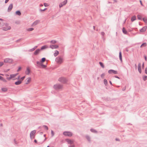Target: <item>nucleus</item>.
Listing matches in <instances>:
<instances>
[{
    "label": "nucleus",
    "instance_id": "1",
    "mask_svg": "<svg viewBox=\"0 0 147 147\" xmlns=\"http://www.w3.org/2000/svg\"><path fill=\"white\" fill-rule=\"evenodd\" d=\"M58 81L63 84H65L67 82V80L64 77H61L59 78Z\"/></svg>",
    "mask_w": 147,
    "mask_h": 147
},
{
    "label": "nucleus",
    "instance_id": "2",
    "mask_svg": "<svg viewBox=\"0 0 147 147\" xmlns=\"http://www.w3.org/2000/svg\"><path fill=\"white\" fill-rule=\"evenodd\" d=\"M63 86L60 84H56L54 85L53 88L56 90H59L62 88Z\"/></svg>",
    "mask_w": 147,
    "mask_h": 147
},
{
    "label": "nucleus",
    "instance_id": "3",
    "mask_svg": "<svg viewBox=\"0 0 147 147\" xmlns=\"http://www.w3.org/2000/svg\"><path fill=\"white\" fill-rule=\"evenodd\" d=\"M63 134L66 136L71 137L72 135V133L70 131H65L63 132Z\"/></svg>",
    "mask_w": 147,
    "mask_h": 147
},
{
    "label": "nucleus",
    "instance_id": "4",
    "mask_svg": "<svg viewBox=\"0 0 147 147\" xmlns=\"http://www.w3.org/2000/svg\"><path fill=\"white\" fill-rule=\"evenodd\" d=\"M55 61L58 63L61 64L63 62V59L61 57L56 58Z\"/></svg>",
    "mask_w": 147,
    "mask_h": 147
},
{
    "label": "nucleus",
    "instance_id": "5",
    "mask_svg": "<svg viewBox=\"0 0 147 147\" xmlns=\"http://www.w3.org/2000/svg\"><path fill=\"white\" fill-rule=\"evenodd\" d=\"M18 74H11L10 75L9 77H7L6 79L8 80H9L13 78H14Z\"/></svg>",
    "mask_w": 147,
    "mask_h": 147
},
{
    "label": "nucleus",
    "instance_id": "6",
    "mask_svg": "<svg viewBox=\"0 0 147 147\" xmlns=\"http://www.w3.org/2000/svg\"><path fill=\"white\" fill-rule=\"evenodd\" d=\"M13 60L12 59L9 58H7L4 59V62L5 63H11L12 62Z\"/></svg>",
    "mask_w": 147,
    "mask_h": 147
},
{
    "label": "nucleus",
    "instance_id": "7",
    "mask_svg": "<svg viewBox=\"0 0 147 147\" xmlns=\"http://www.w3.org/2000/svg\"><path fill=\"white\" fill-rule=\"evenodd\" d=\"M36 132V130H34L31 131L30 134V138L31 139L34 138V136L32 137V136H34Z\"/></svg>",
    "mask_w": 147,
    "mask_h": 147
},
{
    "label": "nucleus",
    "instance_id": "8",
    "mask_svg": "<svg viewBox=\"0 0 147 147\" xmlns=\"http://www.w3.org/2000/svg\"><path fill=\"white\" fill-rule=\"evenodd\" d=\"M108 73L109 74H111L113 73L115 74H118V72L117 71L113 69H110L108 71Z\"/></svg>",
    "mask_w": 147,
    "mask_h": 147
},
{
    "label": "nucleus",
    "instance_id": "9",
    "mask_svg": "<svg viewBox=\"0 0 147 147\" xmlns=\"http://www.w3.org/2000/svg\"><path fill=\"white\" fill-rule=\"evenodd\" d=\"M67 2V0H65L63 2L59 4V7L60 8L62 7L63 5H65Z\"/></svg>",
    "mask_w": 147,
    "mask_h": 147
},
{
    "label": "nucleus",
    "instance_id": "10",
    "mask_svg": "<svg viewBox=\"0 0 147 147\" xmlns=\"http://www.w3.org/2000/svg\"><path fill=\"white\" fill-rule=\"evenodd\" d=\"M138 70L140 74L142 73V69L141 68V64L140 63H139L138 65Z\"/></svg>",
    "mask_w": 147,
    "mask_h": 147
},
{
    "label": "nucleus",
    "instance_id": "11",
    "mask_svg": "<svg viewBox=\"0 0 147 147\" xmlns=\"http://www.w3.org/2000/svg\"><path fill=\"white\" fill-rule=\"evenodd\" d=\"M65 140L68 144H72L74 143V142L72 140L69 139H66Z\"/></svg>",
    "mask_w": 147,
    "mask_h": 147
},
{
    "label": "nucleus",
    "instance_id": "12",
    "mask_svg": "<svg viewBox=\"0 0 147 147\" xmlns=\"http://www.w3.org/2000/svg\"><path fill=\"white\" fill-rule=\"evenodd\" d=\"M40 51V49H37L34 53V55H37L38 54Z\"/></svg>",
    "mask_w": 147,
    "mask_h": 147
},
{
    "label": "nucleus",
    "instance_id": "13",
    "mask_svg": "<svg viewBox=\"0 0 147 147\" xmlns=\"http://www.w3.org/2000/svg\"><path fill=\"white\" fill-rule=\"evenodd\" d=\"M58 47V46L57 45H51L50 46V48H51L52 49H56Z\"/></svg>",
    "mask_w": 147,
    "mask_h": 147
},
{
    "label": "nucleus",
    "instance_id": "14",
    "mask_svg": "<svg viewBox=\"0 0 147 147\" xmlns=\"http://www.w3.org/2000/svg\"><path fill=\"white\" fill-rule=\"evenodd\" d=\"M13 6L12 4H11L9 5L7 9V11L8 12H10L11 11L13 8Z\"/></svg>",
    "mask_w": 147,
    "mask_h": 147
},
{
    "label": "nucleus",
    "instance_id": "15",
    "mask_svg": "<svg viewBox=\"0 0 147 147\" xmlns=\"http://www.w3.org/2000/svg\"><path fill=\"white\" fill-rule=\"evenodd\" d=\"M146 26H144L140 30V31L141 32H144L146 30Z\"/></svg>",
    "mask_w": 147,
    "mask_h": 147
},
{
    "label": "nucleus",
    "instance_id": "16",
    "mask_svg": "<svg viewBox=\"0 0 147 147\" xmlns=\"http://www.w3.org/2000/svg\"><path fill=\"white\" fill-rule=\"evenodd\" d=\"M22 83V81L18 80L15 82V84L16 85H18L21 84Z\"/></svg>",
    "mask_w": 147,
    "mask_h": 147
},
{
    "label": "nucleus",
    "instance_id": "17",
    "mask_svg": "<svg viewBox=\"0 0 147 147\" xmlns=\"http://www.w3.org/2000/svg\"><path fill=\"white\" fill-rule=\"evenodd\" d=\"M27 80V82H26L25 84H28L29 83V82H30L31 80V78L30 77H29L27 78V79H26L25 81Z\"/></svg>",
    "mask_w": 147,
    "mask_h": 147
},
{
    "label": "nucleus",
    "instance_id": "18",
    "mask_svg": "<svg viewBox=\"0 0 147 147\" xmlns=\"http://www.w3.org/2000/svg\"><path fill=\"white\" fill-rule=\"evenodd\" d=\"M30 72V70L29 68H27L26 71L25 72V73L26 75H29Z\"/></svg>",
    "mask_w": 147,
    "mask_h": 147
},
{
    "label": "nucleus",
    "instance_id": "19",
    "mask_svg": "<svg viewBox=\"0 0 147 147\" xmlns=\"http://www.w3.org/2000/svg\"><path fill=\"white\" fill-rule=\"evenodd\" d=\"M119 58L120 59V60L121 61V62H122V54L121 52L120 51L119 53Z\"/></svg>",
    "mask_w": 147,
    "mask_h": 147
},
{
    "label": "nucleus",
    "instance_id": "20",
    "mask_svg": "<svg viewBox=\"0 0 147 147\" xmlns=\"http://www.w3.org/2000/svg\"><path fill=\"white\" fill-rule=\"evenodd\" d=\"M122 32H123L125 34H127V31L125 30V28L124 27H123L122 28Z\"/></svg>",
    "mask_w": 147,
    "mask_h": 147
},
{
    "label": "nucleus",
    "instance_id": "21",
    "mask_svg": "<svg viewBox=\"0 0 147 147\" xmlns=\"http://www.w3.org/2000/svg\"><path fill=\"white\" fill-rule=\"evenodd\" d=\"M47 48H48V47H47V46L46 45H44V46H42L41 47V49H40V51L44 49H45Z\"/></svg>",
    "mask_w": 147,
    "mask_h": 147
},
{
    "label": "nucleus",
    "instance_id": "22",
    "mask_svg": "<svg viewBox=\"0 0 147 147\" xmlns=\"http://www.w3.org/2000/svg\"><path fill=\"white\" fill-rule=\"evenodd\" d=\"M39 21L38 20H36L33 23V26H35L38 24L39 22Z\"/></svg>",
    "mask_w": 147,
    "mask_h": 147
},
{
    "label": "nucleus",
    "instance_id": "23",
    "mask_svg": "<svg viewBox=\"0 0 147 147\" xmlns=\"http://www.w3.org/2000/svg\"><path fill=\"white\" fill-rule=\"evenodd\" d=\"M90 131L91 132L93 133H98L97 131L94 129L92 128L90 129Z\"/></svg>",
    "mask_w": 147,
    "mask_h": 147
},
{
    "label": "nucleus",
    "instance_id": "24",
    "mask_svg": "<svg viewBox=\"0 0 147 147\" xmlns=\"http://www.w3.org/2000/svg\"><path fill=\"white\" fill-rule=\"evenodd\" d=\"M15 13L16 15L18 16H20L21 15V12L19 10L15 12Z\"/></svg>",
    "mask_w": 147,
    "mask_h": 147
},
{
    "label": "nucleus",
    "instance_id": "25",
    "mask_svg": "<svg viewBox=\"0 0 147 147\" xmlns=\"http://www.w3.org/2000/svg\"><path fill=\"white\" fill-rule=\"evenodd\" d=\"M136 19V16H133L131 19V21L132 22H133Z\"/></svg>",
    "mask_w": 147,
    "mask_h": 147
},
{
    "label": "nucleus",
    "instance_id": "26",
    "mask_svg": "<svg viewBox=\"0 0 147 147\" xmlns=\"http://www.w3.org/2000/svg\"><path fill=\"white\" fill-rule=\"evenodd\" d=\"M59 54V51L57 50H55V53L54 54V56L56 57Z\"/></svg>",
    "mask_w": 147,
    "mask_h": 147
},
{
    "label": "nucleus",
    "instance_id": "27",
    "mask_svg": "<svg viewBox=\"0 0 147 147\" xmlns=\"http://www.w3.org/2000/svg\"><path fill=\"white\" fill-rule=\"evenodd\" d=\"M147 45L146 43V42H144V43H143L140 46V47L141 48H142L144 47H145Z\"/></svg>",
    "mask_w": 147,
    "mask_h": 147
},
{
    "label": "nucleus",
    "instance_id": "28",
    "mask_svg": "<svg viewBox=\"0 0 147 147\" xmlns=\"http://www.w3.org/2000/svg\"><path fill=\"white\" fill-rule=\"evenodd\" d=\"M46 60V59L45 58L43 57L40 60V61L41 63H43Z\"/></svg>",
    "mask_w": 147,
    "mask_h": 147
},
{
    "label": "nucleus",
    "instance_id": "29",
    "mask_svg": "<svg viewBox=\"0 0 147 147\" xmlns=\"http://www.w3.org/2000/svg\"><path fill=\"white\" fill-rule=\"evenodd\" d=\"M104 83L105 86H107V80L105 79L104 80Z\"/></svg>",
    "mask_w": 147,
    "mask_h": 147
},
{
    "label": "nucleus",
    "instance_id": "30",
    "mask_svg": "<svg viewBox=\"0 0 147 147\" xmlns=\"http://www.w3.org/2000/svg\"><path fill=\"white\" fill-rule=\"evenodd\" d=\"M86 138L89 142H90V137L89 136H86Z\"/></svg>",
    "mask_w": 147,
    "mask_h": 147
},
{
    "label": "nucleus",
    "instance_id": "31",
    "mask_svg": "<svg viewBox=\"0 0 147 147\" xmlns=\"http://www.w3.org/2000/svg\"><path fill=\"white\" fill-rule=\"evenodd\" d=\"M144 81H146L147 80V76L144 75L142 77Z\"/></svg>",
    "mask_w": 147,
    "mask_h": 147
},
{
    "label": "nucleus",
    "instance_id": "32",
    "mask_svg": "<svg viewBox=\"0 0 147 147\" xmlns=\"http://www.w3.org/2000/svg\"><path fill=\"white\" fill-rule=\"evenodd\" d=\"M1 90L4 92H6L7 91V89L6 88H1Z\"/></svg>",
    "mask_w": 147,
    "mask_h": 147
},
{
    "label": "nucleus",
    "instance_id": "33",
    "mask_svg": "<svg viewBox=\"0 0 147 147\" xmlns=\"http://www.w3.org/2000/svg\"><path fill=\"white\" fill-rule=\"evenodd\" d=\"M99 63L100 65V66L102 68H104V67H105V66L103 64V63L102 62H99Z\"/></svg>",
    "mask_w": 147,
    "mask_h": 147
},
{
    "label": "nucleus",
    "instance_id": "34",
    "mask_svg": "<svg viewBox=\"0 0 147 147\" xmlns=\"http://www.w3.org/2000/svg\"><path fill=\"white\" fill-rule=\"evenodd\" d=\"M40 66H41L43 68H45L47 67V65H44L42 63Z\"/></svg>",
    "mask_w": 147,
    "mask_h": 147
},
{
    "label": "nucleus",
    "instance_id": "35",
    "mask_svg": "<svg viewBox=\"0 0 147 147\" xmlns=\"http://www.w3.org/2000/svg\"><path fill=\"white\" fill-rule=\"evenodd\" d=\"M142 20L145 23H147V19L146 18H143Z\"/></svg>",
    "mask_w": 147,
    "mask_h": 147
},
{
    "label": "nucleus",
    "instance_id": "36",
    "mask_svg": "<svg viewBox=\"0 0 147 147\" xmlns=\"http://www.w3.org/2000/svg\"><path fill=\"white\" fill-rule=\"evenodd\" d=\"M57 41L56 40H52L51 41V42L53 44H54L57 42Z\"/></svg>",
    "mask_w": 147,
    "mask_h": 147
},
{
    "label": "nucleus",
    "instance_id": "37",
    "mask_svg": "<svg viewBox=\"0 0 147 147\" xmlns=\"http://www.w3.org/2000/svg\"><path fill=\"white\" fill-rule=\"evenodd\" d=\"M34 28H28L27 29V31H32L34 30Z\"/></svg>",
    "mask_w": 147,
    "mask_h": 147
},
{
    "label": "nucleus",
    "instance_id": "38",
    "mask_svg": "<svg viewBox=\"0 0 147 147\" xmlns=\"http://www.w3.org/2000/svg\"><path fill=\"white\" fill-rule=\"evenodd\" d=\"M42 127H44L45 129L46 130H48V127L46 125H43L42 126Z\"/></svg>",
    "mask_w": 147,
    "mask_h": 147
},
{
    "label": "nucleus",
    "instance_id": "39",
    "mask_svg": "<svg viewBox=\"0 0 147 147\" xmlns=\"http://www.w3.org/2000/svg\"><path fill=\"white\" fill-rule=\"evenodd\" d=\"M105 75V73H102L100 75V77L101 78L103 79L104 78V76Z\"/></svg>",
    "mask_w": 147,
    "mask_h": 147
},
{
    "label": "nucleus",
    "instance_id": "40",
    "mask_svg": "<svg viewBox=\"0 0 147 147\" xmlns=\"http://www.w3.org/2000/svg\"><path fill=\"white\" fill-rule=\"evenodd\" d=\"M36 63L38 65H40L41 64H42L40 62V61H37L36 62Z\"/></svg>",
    "mask_w": 147,
    "mask_h": 147
},
{
    "label": "nucleus",
    "instance_id": "41",
    "mask_svg": "<svg viewBox=\"0 0 147 147\" xmlns=\"http://www.w3.org/2000/svg\"><path fill=\"white\" fill-rule=\"evenodd\" d=\"M25 78V76H24L20 78V80L22 81H22L24 80V79Z\"/></svg>",
    "mask_w": 147,
    "mask_h": 147
},
{
    "label": "nucleus",
    "instance_id": "42",
    "mask_svg": "<svg viewBox=\"0 0 147 147\" xmlns=\"http://www.w3.org/2000/svg\"><path fill=\"white\" fill-rule=\"evenodd\" d=\"M137 17H138V20H142V18L141 17V16L140 15H138L137 16Z\"/></svg>",
    "mask_w": 147,
    "mask_h": 147
},
{
    "label": "nucleus",
    "instance_id": "43",
    "mask_svg": "<svg viewBox=\"0 0 147 147\" xmlns=\"http://www.w3.org/2000/svg\"><path fill=\"white\" fill-rule=\"evenodd\" d=\"M47 9V8H45L44 9H40V11H41V12H42V11H45V10H46V9Z\"/></svg>",
    "mask_w": 147,
    "mask_h": 147
},
{
    "label": "nucleus",
    "instance_id": "44",
    "mask_svg": "<svg viewBox=\"0 0 147 147\" xmlns=\"http://www.w3.org/2000/svg\"><path fill=\"white\" fill-rule=\"evenodd\" d=\"M35 49H34V48H33L32 49H30L28 51L29 52H32L34 51Z\"/></svg>",
    "mask_w": 147,
    "mask_h": 147
},
{
    "label": "nucleus",
    "instance_id": "45",
    "mask_svg": "<svg viewBox=\"0 0 147 147\" xmlns=\"http://www.w3.org/2000/svg\"><path fill=\"white\" fill-rule=\"evenodd\" d=\"M51 134L52 136H53L54 135V134L53 131L52 130L51 131Z\"/></svg>",
    "mask_w": 147,
    "mask_h": 147
},
{
    "label": "nucleus",
    "instance_id": "46",
    "mask_svg": "<svg viewBox=\"0 0 147 147\" xmlns=\"http://www.w3.org/2000/svg\"><path fill=\"white\" fill-rule=\"evenodd\" d=\"M145 73L146 74H147V67L145 69Z\"/></svg>",
    "mask_w": 147,
    "mask_h": 147
},
{
    "label": "nucleus",
    "instance_id": "47",
    "mask_svg": "<svg viewBox=\"0 0 147 147\" xmlns=\"http://www.w3.org/2000/svg\"><path fill=\"white\" fill-rule=\"evenodd\" d=\"M2 80L3 81V82H7V81L5 79H4L3 78Z\"/></svg>",
    "mask_w": 147,
    "mask_h": 147
},
{
    "label": "nucleus",
    "instance_id": "48",
    "mask_svg": "<svg viewBox=\"0 0 147 147\" xmlns=\"http://www.w3.org/2000/svg\"><path fill=\"white\" fill-rule=\"evenodd\" d=\"M3 64V63L2 62H0V67L2 66Z\"/></svg>",
    "mask_w": 147,
    "mask_h": 147
},
{
    "label": "nucleus",
    "instance_id": "49",
    "mask_svg": "<svg viewBox=\"0 0 147 147\" xmlns=\"http://www.w3.org/2000/svg\"><path fill=\"white\" fill-rule=\"evenodd\" d=\"M44 5L45 7H47L48 6V4L46 3H44Z\"/></svg>",
    "mask_w": 147,
    "mask_h": 147
},
{
    "label": "nucleus",
    "instance_id": "50",
    "mask_svg": "<svg viewBox=\"0 0 147 147\" xmlns=\"http://www.w3.org/2000/svg\"><path fill=\"white\" fill-rule=\"evenodd\" d=\"M21 69V67H19L18 68V69L17 70V71H18V72L19 71H20Z\"/></svg>",
    "mask_w": 147,
    "mask_h": 147
},
{
    "label": "nucleus",
    "instance_id": "51",
    "mask_svg": "<svg viewBox=\"0 0 147 147\" xmlns=\"http://www.w3.org/2000/svg\"><path fill=\"white\" fill-rule=\"evenodd\" d=\"M10 29H11L10 27H9L7 28L6 29H4V30H9Z\"/></svg>",
    "mask_w": 147,
    "mask_h": 147
},
{
    "label": "nucleus",
    "instance_id": "52",
    "mask_svg": "<svg viewBox=\"0 0 147 147\" xmlns=\"http://www.w3.org/2000/svg\"><path fill=\"white\" fill-rule=\"evenodd\" d=\"M105 34V33L104 32H102L101 33V34L103 36H104Z\"/></svg>",
    "mask_w": 147,
    "mask_h": 147
},
{
    "label": "nucleus",
    "instance_id": "53",
    "mask_svg": "<svg viewBox=\"0 0 147 147\" xmlns=\"http://www.w3.org/2000/svg\"><path fill=\"white\" fill-rule=\"evenodd\" d=\"M21 39H22L21 38L17 40H16V42H18L20 41Z\"/></svg>",
    "mask_w": 147,
    "mask_h": 147
},
{
    "label": "nucleus",
    "instance_id": "54",
    "mask_svg": "<svg viewBox=\"0 0 147 147\" xmlns=\"http://www.w3.org/2000/svg\"><path fill=\"white\" fill-rule=\"evenodd\" d=\"M114 77L117 78H118L119 79H120V78L119 77H118V76H114Z\"/></svg>",
    "mask_w": 147,
    "mask_h": 147
},
{
    "label": "nucleus",
    "instance_id": "55",
    "mask_svg": "<svg viewBox=\"0 0 147 147\" xmlns=\"http://www.w3.org/2000/svg\"><path fill=\"white\" fill-rule=\"evenodd\" d=\"M115 140L116 141H120V140L119 139V138H116L115 139Z\"/></svg>",
    "mask_w": 147,
    "mask_h": 147
},
{
    "label": "nucleus",
    "instance_id": "56",
    "mask_svg": "<svg viewBox=\"0 0 147 147\" xmlns=\"http://www.w3.org/2000/svg\"><path fill=\"white\" fill-rule=\"evenodd\" d=\"M7 28L5 27H3L2 28V30L4 31H6V30H5L4 29H6Z\"/></svg>",
    "mask_w": 147,
    "mask_h": 147
},
{
    "label": "nucleus",
    "instance_id": "57",
    "mask_svg": "<svg viewBox=\"0 0 147 147\" xmlns=\"http://www.w3.org/2000/svg\"><path fill=\"white\" fill-rule=\"evenodd\" d=\"M142 69H143L144 68V63H143V64H142Z\"/></svg>",
    "mask_w": 147,
    "mask_h": 147
},
{
    "label": "nucleus",
    "instance_id": "58",
    "mask_svg": "<svg viewBox=\"0 0 147 147\" xmlns=\"http://www.w3.org/2000/svg\"><path fill=\"white\" fill-rule=\"evenodd\" d=\"M128 47H126V48H125V50L127 52L129 51V50H128Z\"/></svg>",
    "mask_w": 147,
    "mask_h": 147
},
{
    "label": "nucleus",
    "instance_id": "59",
    "mask_svg": "<svg viewBox=\"0 0 147 147\" xmlns=\"http://www.w3.org/2000/svg\"><path fill=\"white\" fill-rule=\"evenodd\" d=\"M14 143H15V144H17V143L16 141V140L15 139H14Z\"/></svg>",
    "mask_w": 147,
    "mask_h": 147
},
{
    "label": "nucleus",
    "instance_id": "60",
    "mask_svg": "<svg viewBox=\"0 0 147 147\" xmlns=\"http://www.w3.org/2000/svg\"><path fill=\"white\" fill-rule=\"evenodd\" d=\"M9 1V0H5V3H7Z\"/></svg>",
    "mask_w": 147,
    "mask_h": 147
},
{
    "label": "nucleus",
    "instance_id": "61",
    "mask_svg": "<svg viewBox=\"0 0 147 147\" xmlns=\"http://www.w3.org/2000/svg\"><path fill=\"white\" fill-rule=\"evenodd\" d=\"M144 59H145L146 61V60H147V57H146V55H144Z\"/></svg>",
    "mask_w": 147,
    "mask_h": 147
},
{
    "label": "nucleus",
    "instance_id": "62",
    "mask_svg": "<svg viewBox=\"0 0 147 147\" xmlns=\"http://www.w3.org/2000/svg\"><path fill=\"white\" fill-rule=\"evenodd\" d=\"M3 78V77L0 76V80H2Z\"/></svg>",
    "mask_w": 147,
    "mask_h": 147
},
{
    "label": "nucleus",
    "instance_id": "63",
    "mask_svg": "<svg viewBox=\"0 0 147 147\" xmlns=\"http://www.w3.org/2000/svg\"><path fill=\"white\" fill-rule=\"evenodd\" d=\"M34 142L35 143H37V140L36 139H35L34 140Z\"/></svg>",
    "mask_w": 147,
    "mask_h": 147
},
{
    "label": "nucleus",
    "instance_id": "64",
    "mask_svg": "<svg viewBox=\"0 0 147 147\" xmlns=\"http://www.w3.org/2000/svg\"><path fill=\"white\" fill-rule=\"evenodd\" d=\"M75 147L74 145H71V146H69V147Z\"/></svg>",
    "mask_w": 147,
    "mask_h": 147
}]
</instances>
